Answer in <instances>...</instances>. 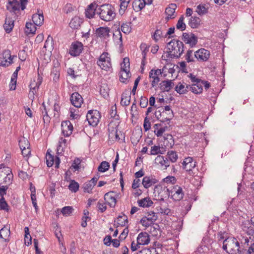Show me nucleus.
<instances>
[{"label":"nucleus","instance_id":"f257e3e1","mask_svg":"<svg viewBox=\"0 0 254 254\" xmlns=\"http://www.w3.org/2000/svg\"><path fill=\"white\" fill-rule=\"evenodd\" d=\"M97 13L102 20L106 22L111 21L116 17L115 9L110 4H104L97 9Z\"/></svg>","mask_w":254,"mask_h":254},{"label":"nucleus","instance_id":"f03ea898","mask_svg":"<svg viewBox=\"0 0 254 254\" xmlns=\"http://www.w3.org/2000/svg\"><path fill=\"white\" fill-rule=\"evenodd\" d=\"M223 249L230 254H242L241 247L236 238L228 237L223 243Z\"/></svg>","mask_w":254,"mask_h":254},{"label":"nucleus","instance_id":"7ed1b4c3","mask_svg":"<svg viewBox=\"0 0 254 254\" xmlns=\"http://www.w3.org/2000/svg\"><path fill=\"white\" fill-rule=\"evenodd\" d=\"M167 52L171 58H179L184 52V44L178 40H172L168 43Z\"/></svg>","mask_w":254,"mask_h":254},{"label":"nucleus","instance_id":"20e7f679","mask_svg":"<svg viewBox=\"0 0 254 254\" xmlns=\"http://www.w3.org/2000/svg\"><path fill=\"white\" fill-rule=\"evenodd\" d=\"M13 174L11 169L8 167L0 165V185L5 184L10 185L12 184Z\"/></svg>","mask_w":254,"mask_h":254},{"label":"nucleus","instance_id":"39448f33","mask_svg":"<svg viewBox=\"0 0 254 254\" xmlns=\"http://www.w3.org/2000/svg\"><path fill=\"white\" fill-rule=\"evenodd\" d=\"M108 53H103L97 62L98 65L102 69L108 71L112 68L111 59Z\"/></svg>","mask_w":254,"mask_h":254},{"label":"nucleus","instance_id":"423d86ee","mask_svg":"<svg viewBox=\"0 0 254 254\" xmlns=\"http://www.w3.org/2000/svg\"><path fill=\"white\" fill-rule=\"evenodd\" d=\"M20 2L17 0L9 1L6 6L7 9L10 12H15L19 10L20 8L24 10L25 8V5L27 4V0H20Z\"/></svg>","mask_w":254,"mask_h":254},{"label":"nucleus","instance_id":"0eeeda50","mask_svg":"<svg viewBox=\"0 0 254 254\" xmlns=\"http://www.w3.org/2000/svg\"><path fill=\"white\" fill-rule=\"evenodd\" d=\"M14 57H16V56H12L10 50H4L2 53L0 54V66L5 67L9 66L13 63L12 60Z\"/></svg>","mask_w":254,"mask_h":254},{"label":"nucleus","instance_id":"6e6552de","mask_svg":"<svg viewBox=\"0 0 254 254\" xmlns=\"http://www.w3.org/2000/svg\"><path fill=\"white\" fill-rule=\"evenodd\" d=\"M169 195L171 196V198L175 201H180L183 199L184 193L182 188L178 186H173L171 190L169 189Z\"/></svg>","mask_w":254,"mask_h":254},{"label":"nucleus","instance_id":"1a4fd4ad","mask_svg":"<svg viewBox=\"0 0 254 254\" xmlns=\"http://www.w3.org/2000/svg\"><path fill=\"white\" fill-rule=\"evenodd\" d=\"M154 190L155 197L159 200L163 201L165 198L169 196V189L166 187H162L161 186H156Z\"/></svg>","mask_w":254,"mask_h":254},{"label":"nucleus","instance_id":"9d476101","mask_svg":"<svg viewBox=\"0 0 254 254\" xmlns=\"http://www.w3.org/2000/svg\"><path fill=\"white\" fill-rule=\"evenodd\" d=\"M163 72V69H151L149 74V77L151 79V86L154 87L157 86L160 81L159 76L161 75Z\"/></svg>","mask_w":254,"mask_h":254},{"label":"nucleus","instance_id":"9b49d317","mask_svg":"<svg viewBox=\"0 0 254 254\" xmlns=\"http://www.w3.org/2000/svg\"><path fill=\"white\" fill-rule=\"evenodd\" d=\"M196 162L190 157L186 158L182 162L183 167L189 173L190 175L193 176V173L192 170L196 166Z\"/></svg>","mask_w":254,"mask_h":254},{"label":"nucleus","instance_id":"f8f14e48","mask_svg":"<svg viewBox=\"0 0 254 254\" xmlns=\"http://www.w3.org/2000/svg\"><path fill=\"white\" fill-rule=\"evenodd\" d=\"M146 218V220H148L149 222H151L153 224V226L150 227V232H154L155 235L157 234V231L159 230V225L157 224H154V222L157 220L158 216L156 213L154 212L151 211L148 212L145 216H144Z\"/></svg>","mask_w":254,"mask_h":254},{"label":"nucleus","instance_id":"ddd939ff","mask_svg":"<svg viewBox=\"0 0 254 254\" xmlns=\"http://www.w3.org/2000/svg\"><path fill=\"white\" fill-rule=\"evenodd\" d=\"M101 118L100 112H87L86 119L90 125L96 126Z\"/></svg>","mask_w":254,"mask_h":254},{"label":"nucleus","instance_id":"4468645a","mask_svg":"<svg viewBox=\"0 0 254 254\" xmlns=\"http://www.w3.org/2000/svg\"><path fill=\"white\" fill-rule=\"evenodd\" d=\"M182 40L186 44H189L191 48L194 46L197 42V37L192 33H184Z\"/></svg>","mask_w":254,"mask_h":254},{"label":"nucleus","instance_id":"2eb2a0df","mask_svg":"<svg viewBox=\"0 0 254 254\" xmlns=\"http://www.w3.org/2000/svg\"><path fill=\"white\" fill-rule=\"evenodd\" d=\"M83 47V44L81 42L77 41L73 43L70 48L69 53L72 56H77L82 51Z\"/></svg>","mask_w":254,"mask_h":254},{"label":"nucleus","instance_id":"dca6fc26","mask_svg":"<svg viewBox=\"0 0 254 254\" xmlns=\"http://www.w3.org/2000/svg\"><path fill=\"white\" fill-rule=\"evenodd\" d=\"M61 127L62 133L64 136L67 137L71 134L73 127L70 121H63L61 124Z\"/></svg>","mask_w":254,"mask_h":254},{"label":"nucleus","instance_id":"f3484780","mask_svg":"<svg viewBox=\"0 0 254 254\" xmlns=\"http://www.w3.org/2000/svg\"><path fill=\"white\" fill-rule=\"evenodd\" d=\"M194 56L199 61H206L209 57L210 52L205 49H200L194 52Z\"/></svg>","mask_w":254,"mask_h":254},{"label":"nucleus","instance_id":"a211bd4d","mask_svg":"<svg viewBox=\"0 0 254 254\" xmlns=\"http://www.w3.org/2000/svg\"><path fill=\"white\" fill-rule=\"evenodd\" d=\"M70 99L71 104L76 108L80 107L81 104L83 103V99L81 96L77 92L73 93Z\"/></svg>","mask_w":254,"mask_h":254},{"label":"nucleus","instance_id":"6ab92c4d","mask_svg":"<svg viewBox=\"0 0 254 254\" xmlns=\"http://www.w3.org/2000/svg\"><path fill=\"white\" fill-rule=\"evenodd\" d=\"M104 199L111 207H114L117 203V200L115 196L114 191H110L105 193Z\"/></svg>","mask_w":254,"mask_h":254},{"label":"nucleus","instance_id":"aec40b11","mask_svg":"<svg viewBox=\"0 0 254 254\" xmlns=\"http://www.w3.org/2000/svg\"><path fill=\"white\" fill-rule=\"evenodd\" d=\"M3 28L7 33H9L14 27V20L12 17L6 14L5 22L3 25Z\"/></svg>","mask_w":254,"mask_h":254},{"label":"nucleus","instance_id":"412c9836","mask_svg":"<svg viewBox=\"0 0 254 254\" xmlns=\"http://www.w3.org/2000/svg\"><path fill=\"white\" fill-rule=\"evenodd\" d=\"M150 241L149 235L146 232L140 233L137 237V242L138 244L146 245L149 243Z\"/></svg>","mask_w":254,"mask_h":254},{"label":"nucleus","instance_id":"4be33fe9","mask_svg":"<svg viewBox=\"0 0 254 254\" xmlns=\"http://www.w3.org/2000/svg\"><path fill=\"white\" fill-rule=\"evenodd\" d=\"M155 163L160 165L163 169H166L170 166V162L167 158L161 155H158L155 159Z\"/></svg>","mask_w":254,"mask_h":254},{"label":"nucleus","instance_id":"5701e85b","mask_svg":"<svg viewBox=\"0 0 254 254\" xmlns=\"http://www.w3.org/2000/svg\"><path fill=\"white\" fill-rule=\"evenodd\" d=\"M153 128L154 133L159 137L162 136L165 131L168 130L169 127L167 126H163L161 124H156L154 125Z\"/></svg>","mask_w":254,"mask_h":254},{"label":"nucleus","instance_id":"b1692460","mask_svg":"<svg viewBox=\"0 0 254 254\" xmlns=\"http://www.w3.org/2000/svg\"><path fill=\"white\" fill-rule=\"evenodd\" d=\"M110 29L108 27H100L96 30V34L100 38L106 39L109 36Z\"/></svg>","mask_w":254,"mask_h":254},{"label":"nucleus","instance_id":"393cba45","mask_svg":"<svg viewBox=\"0 0 254 254\" xmlns=\"http://www.w3.org/2000/svg\"><path fill=\"white\" fill-rule=\"evenodd\" d=\"M177 8V5L175 3H171L165 9V13L167 15L166 18L167 20L173 19L175 17L174 13Z\"/></svg>","mask_w":254,"mask_h":254},{"label":"nucleus","instance_id":"a878e982","mask_svg":"<svg viewBox=\"0 0 254 254\" xmlns=\"http://www.w3.org/2000/svg\"><path fill=\"white\" fill-rule=\"evenodd\" d=\"M97 9V5L95 3H91L85 10V16L89 18H93Z\"/></svg>","mask_w":254,"mask_h":254},{"label":"nucleus","instance_id":"bb28decb","mask_svg":"<svg viewBox=\"0 0 254 254\" xmlns=\"http://www.w3.org/2000/svg\"><path fill=\"white\" fill-rule=\"evenodd\" d=\"M10 228L7 226H4L0 230V238L3 239L4 242L9 241L8 238L10 236Z\"/></svg>","mask_w":254,"mask_h":254},{"label":"nucleus","instance_id":"cd10ccee","mask_svg":"<svg viewBox=\"0 0 254 254\" xmlns=\"http://www.w3.org/2000/svg\"><path fill=\"white\" fill-rule=\"evenodd\" d=\"M157 183V180L150 177H144L142 180V184L145 189H148Z\"/></svg>","mask_w":254,"mask_h":254},{"label":"nucleus","instance_id":"c85d7f7f","mask_svg":"<svg viewBox=\"0 0 254 254\" xmlns=\"http://www.w3.org/2000/svg\"><path fill=\"white\" fill-rule=\"evenodd\" d=\"M43 48L45 49L46 51H48L49 53H51L54 49L53 39L51 36H49L48 37L45 42Z\"/></svg>","mask_w":254,"mask_h":254},{"label":"nucleus","instance_id":"c756f323","mask_svg":"<svg viewBox=\"0 0 254 254\" xmlns=\"http://www.w3.org/2000/svg\"><path fill=\"white\" fill-rule=\"evenodd\" d=\"M33 24L36 26H41L44 22V16L43 14L35 13L32 17Z\"/></svg>","mask_w":254,"mask_h":254},{"label":"nucleus","instance_id":"7c9ffc66","mask_svg":"<svg viewBox=\"0 0 254 254\" xmlns=\"http://www.w3.org/2000/svg\"><path fill=\"white\" fill-rule=\"evenodd\" d=\"M82 22V19L77 16H75L70 20L69 25L72 29H77L80 26Z\"/></svg>","mask_w":254,"mask_h":254},{"label":"nucleus","instance_id":"2f4dec72","mask_svg":"<svg viewBox=\"0 0 254 254\" xmlns=\"http://www.w3.org/2000/svg\"><path fill=\"white\" fill-rule=\"evenodd\" d=\"M137 203L138 205L141 207H149L153 204V201L148 197L138 200Z\"/></svg>","mask_w":254,"mask_h":254},{"label":"nucleus","instance_id":"473e14b6","mask_svg":"<svg viewBox=\"0 0 254 254\" xmlns=\"http://www.w3.org/2000/svg\"><path fill=\"white\" fill-rule=\"evenodd\" d=\"M190 85H187L186 83H182L179 82L178 84L175 87V91L179 94H185L189 89Z\"/></svg>","mask_w":254,"mask_h":254},{"label":"nucleus","instance_id":"72a5a7b5","mask_svg":"<svg viewBox=\"0 0 254 254\" xmlns=\"http://www.w3.org/2000/svg\"><path fill=\"white\" fill-rule=\"evenodd\" d=\"M120 81L121 82L127 83L128 81V78L131 76L129 70H121L120 72Z\"/></svg>","mask_w":254,"mask_h":254},{"label":"nucleus","instance_id":"f704fd0d","mask_svg":"<svg viewBox=\"0 0 254 254\" xmlns=\"http://www.w3.org/2000/svg\"><path fill=\"white\" fill-rule=\"evenodd\" d=\"M164 144L166 147H172L174 144V140L173 136L170 134H165L164 136Z\"/></svg>","mask_w":254,"mask_h":254},{"label":"nucleus","instance_id":"c9c22d12","mask_svg":"<svg viewBox=\"0 0 254 254\" xmlns=\"http://www.w3.org/2000/svg\"><path fill=\"white\" fill-rule=\"evenodd\" d=\"M200 19L196 16H192L190 19L189 25L192 28H197L200 24Z\"/></svg>","mask_w":254,"mask_h":254},{"label":"nucleus","instance_id":"e433bc0d","mask_svg":"<svg viewBox=\"0 0 254 254\" xmlns=\"http://www.w3.org/2000/svg\"><path fill=\"white\" fill-rule=\"evenodd\" d=\"M161 89L163 91L168 92L172 87L173 83L171 80H165L162 81L161 83Z\"/></svg>","mask_w":254,"mask_h":254},{"label":"nucleus","instance_id":"4c0bfd02","mask_svg":"<svg viewBox=\"0 0 254 254\" xmlns=\"http://www.w3.org/2000/svg\"><path fill=\"white\" fill-rule=\"evenodd\" d=\"M36 26L31 22H27L25 26V33L27 35L34 34L36 31Z\"/></svg>","mask_w":254,"mask_h":254},{"label":"nucleus","instance_id":"58836bf2","mask_svg":"<svg viewBox=\"0 0 254 254\" xmlns=\"http://www.w3.org/2000/svg\"><path fill=\"white\" fill-rule=\"evenodd\" d=\"M189 89L195 94H200L202 92L203 90L202 85L200 84V83L193 84L191 86L190 85Z\"/></svg>","mask_w":254,"mask_h":254},{"label":"nucleus","instance_id":"ea45409f","mask_svg":"<svg viewBox=\"0 0 254 254\" xmlns=\"http://www.w3.org/2000/svg\"><path fill=\"white\" fill-rule=\"evenodd\" d=\"M163 30L161 27H157L155 31L152 35L153 39L157 42L162 37H163Z\"/></svg>","mask_w":254,"mask_h":254},{"label":"nucleus","instance_id":"a19ab883","mask_svg":"<svg viewBox=\"0 0 254 254\" xmlns=\"http://www.w3.org/2000/svg\"><path fill=\"white\" fill-rule=\"evenodd\" d=\"M30 92L29 93V96L30 98H33L34 97V94L37 90V86L36 85V80H34L31 81L30 85Z\"/></svg>","mask_w":254,"mask_h":254},{"label":"nucleus","instance_id":"79ce46f5","mask_svg":"<svg viewBox=\"0 0 254 254\" xmlns=\"http://www.w3.org/2000/svg\"><path fill=\"white\" fill-rule=\"evenodd\" d=\"M193 50H189L187 51L185 55V60L188 63L194 62L195 61V57L194 56V53Z\"/></svg>","mask_w":254,"mask_h":254},{"label":"nucleus","instance_id":"37998d69","mask_svg":"<svg viewBox=\"0 0 254 254\" xmlns=\"http://www.w3.org/2000/svg\"><path fill=\"white\" fill-rule=\"evenodd\" d=\"M110 164L107 161L102 162L98 167V171L101 173H104L110 168Z\"/></svg>","mask_w":254,"mask_h":254},{"label":"nucleus","instance_id":"c03bdc74","mask_svg":"<svg viewBox=\"0 0 254 254\" xmlns=\"http://www.w3.org/2000/svg\"><path fill=\"white\" fill-rule=\"evenodd\" d=\"M196 11L200 15L206 14L208 11V7L205 4H199L197 7Z\"/></svg>","mask_w":254,"mask_h":254},{"label":"nucleus","instance_id":"a18cd8bd","mask_svg":"<svg viewBox=\"0 0 254 254\" xmlns=\"http://www.w3.org/2000/svg\"><path fill=\"white\" fill-rule=\"evenodd\" d=\"M137 254H159L154 248H144L140 251Z\"/></svg>","mask_w":254,"mask_h":254},{"label":"nucleus","instance_id":"49530a36","mask_svg":"<svg viewBox=\"0 0 254 254\" xmlns=\"http://www.w3.org/2000/svg\"><path fill=\"white\" fill-rule=\"evenodd\" d=\"M141 130L138 131V132H137L136 131H133L132 136H131L132 142L137 143L141 137Z\"/></svg>","mask_w":254,"mask_h":254},{"label":"nucleus","instance_id":"de8ad7c7","mask_svg":"<svg viewBox=\"0 0 254 254\" xmlns=\"http://www.w3.org/2000/svg\"><path fill=\"white\" fill-rule=\"evenodd\" d=\"M184 17L183 15L181 16V17L178 21V22L176 25V28L180 30L181 31H184L185 30L186 25V24L184 22Z\"/></svg>","mask_w":254,"mask_h":254},{"label":"nucleus","instance_id":"09e8293b","mask_svg":"<svg viewBox=\"0 0 254 254\" xmlns=\"http://www.w3.org/2000/svg\"><path fill=\"white\" fill-rule=\"evenodd\" d=\"M68 188L72 192H76L79 190V185L74 180H71Z\"/></svg>","mask_w":254,"mask_h":254},{"label":"nucleus","instance_id":"8fccbe9b","mask_svg":"<svg viewBox=\"0 0 254 254\" xmlns=\"http://www.w3.org/2000/svg\"><path fill=\"white\" fill-rule=\"evenodd\" d=\"M127 222V217L125 215L123 216L120 215L117 218V223L121 226H125Z\"/></svg>","mask_w":254,"mask_h":254},{"label":"nucleus","instance_id":"3c124183","mask_svg":"<svg viewBox=\"0 0 254 254\" xmlns=\"http://www.w3.org/2000/svg\"><path fill=\"white\" fill-rule=\"evenodd\" d=\"M73 210L72 206H64L62 209L61 212L64 216H68L72 213Z\"/></svg>","mask_w":254,"mask_h":254},{"label":"nucleus","instance_id":"603ef678","mask_svg":"<svg viewBox=\"0 0 254 254\" xmlns=\"http://www.w3.org/2000/svg\"><path fill=\"white\" fill-rule=\"evenodd\" d=\"M25 232V244L27 246L29 245L31 243V238L29 234V229L27 227L24 228Z\"/></svg>","mask_w":254,"mask_h":254},{"label":"nucleus","instance_id":"864d4df0","mask_svg":"<svg viewBox=\"0 0 254 254\" xmlns=\"http://www.w3.org/2000/svg\"><path fill=\"white\" fill-rule=\"evenodd\" d=\"M19 145L21 149H24L26 147H30V144L28 140L25 137L20 138L19 140Z\"/></svg>","mask_w":254,"mask_h":254},{"label":"nucleus","instance_id":"5fc2aeb1","mask_svg":"<svg viewBox=\"0 0 254 254\" xmlns=\"http://www.w3.org/2000/svg\"><path fill=\"white\" fill-rule=\"evenodd\" d=\"M109 137L110 139L114 140L115 134L118 132L116 127H111V125H109L108 127Z\"/></svg>","mask_w":254,"mask_h":254},{"label":"nucleus","instance_id":"6e6d98bb","mask_svg":"<svg viewBox=\"0 0 254 254\" xmlns=\"http://www.w3.org/2000/svg\"><path fill=\"white\" fill-rule=\"evenodd\" d=\"M46 158L47 166L52 167L54 163L55 157L48 152L46 154Z\"/></svg>","mask_w":254,"mask_h":254},{"label":"nucleus","instance_id":"4d7b16f0","mask_svg":"<svg viewBox=\"0 0 254 254\" xmlns=\"http://www.w3.org/2000/svg\"><path fill=\"white\" fill-rule=\"evenodd\" d=\"M94 186V185L92 183V182L89 181L86 182L83 185L84 191L90 193Z\"/></svg>","mask_w":254,"mask_h":254},{"label":"nucleus","instance_id":"13d9d810","mask_svg":"<svg viewBox=\"0 0 254 254\" xmlns=\"http://www.w3.org/2000/svg\"><path fill=\"white\" fill-rule=\"evenodd\" d=\"M109 88L107 87V85L103 84L101 86L100 89V94L104 97H106L108 96L109 94Z\"/></svg>","mask_w":254,"mask_h":254},{"label":"nucleus","instance_id":"bf43d9fd","mask_svg":"<svg viewBox=\"0 0 254 254\" xmlns=\"http://www.w3.org/2000/svg\"><path fill=\"white\" fill-rule=\"evenodd\" d=\"M167 156L172 162H175L178 159V155L176 152L174 151H169L167 153Z\"/></svg>","mask_w":254,"mask_h":254},{"label":"nucleus","instance_id":"052dcab7","mask_svg":"<svg viewBox=\"0 0 254 254\" xmlns=\"http://www.w3.org/2000/svg\"><path fill=\"white\" fill-rule=\"evenodd\" d=\"M121 30L125 34H128L131 30L130 23H123L121 26Z\"/></svg>","mask_w":254,"mask_h":254},{"label":"nucleus","instance_id":"680f3d73","mask_svg":"<svg viewBox=\"0 0 254 254\" xmlns=\"http://www.w3.org/2000/svg\"><path fill=\"white\" fill-rule=\"evenodd\" d=\"M129 61L128 58H125L123 63L121 64V70H129Z\"/></svg>","mask_w":254,"mask_h":254},{"label":"nucleus","instance_id":"e2e57ef3","mask_svg":"<svg viewBox=\"0 0 254 254\" xmlns=\"http://www.w3.org/2000/svg\"><path fill=\"white\" fill-rule=\"evenodd\" d=\"M0 187V196L1 198H4V195L6 194V190L9 185L1 184Z\"/></svg>","mask_w":254,"mask_h":254},{"label":"nucleus","instance_id":"0e129e2a","mask_svg":"<svg viewBox=\"0 0 254 254\" xmlns=\"http://www.w3.org/2000/svg\"><path fill=\"white\" fill-rule=\"evenodd\" d=\"M0 210H8V205L4 198H0Z\"/></svg>","mask_w":254,"mask_h":254},{"label":"nucleus","instance_id":"69168bd1","mask_svg":"<svg viewBox=\"0 0 254 254\" xmlns=\"http://www.w3.org/2000/svg\"><path fill=\"white\" fill-rule=\"evenodd\" d=\"M117 113L118 112H110L108 118L112 119L110 125H111L112 123L114 121H119L120 120V116Z\"/></svg>","mask_w":254,"mask_h":254},{"label":"nucleus","instance_id":"338daca9","mask_svg":"<svg viewBox=\"0 0 254 254\" xmlns=\"http://www.w3.org/2000/svg\"><path fill=\"white\" fill-rule=\"evenodd\" d=\"M81 160L78 158L74 159L73 162L71 165V167H73L75 170H79L80 168V163Z\"/></svg>","mask_w":254,"mask_h":254},{"label":"nucleus","instance_id":"774afa93","mask_svg":"<svg viewBox=\"0 0 254 254\" xmlns=\"http://www.w3.org/2000/svg\"><path fill=\"white\" fill-rule=\"evenodd\" d=\"M241 251L242 254H252V253H254V243L251 245L247 251L243 248L241 249Z\"/></svg>","mask_w":254,"mask_h":254}]
</instances>
